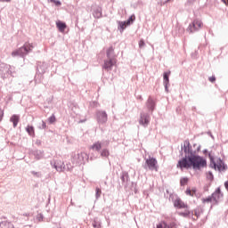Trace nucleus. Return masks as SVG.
<instances>
[{
  "mask_svg": "<svg viewBox=\"0 0 228 228\" xmlns=\"http://www.w3.org/2000/svg\"><path fill=\"white\" fill-rule=\"evenodd\" d=\"M101 156H102V158H110V150H108V149H103V150L101 151Z\"/></svg>",
  "mask_w": 228,
  "mask_h": 228,
  "instance_id": "a211bd4d",
  "label": "nucleus"
},
{
  "mask_svg": "<svg viewBox=\"0 0 228 228\" xmlns=\"http://www.w3.org/2000/svg\"><path fill=\"white\" fill-rule=\"evenodd\" d=\"M107 58H115L117 59V55L115 54V48L113 46H110L106 51Z\"/></svg>",
  "mask_w": 228,
  "mask_h": 228,
  "instance_id": "1a4fd4ad",
  "label": "nucleus"
},
{
  "mask_svg": "<svg viewBox=\"0 0 228 228\" xmlns=\"http://www.w3.org/2000/svg\"><path fill=\"white\" fill-rule=\"evenodd\" d=\"M186 195H189L190 197H193L195 194V191H191V189H187L185 191Z\"/></svg>",
  "mask_w": 228,
  "mask_h": 228,
  "instance_id": "a878e982",
  "label": "nucleus"
},
{
  "mask_svg": "<svg viewBox=\"0 0 228 228\" xmlns=\"http://www.w3.org/2000/svg\"><path fill=\"white\" fill-rule=\"evenodd\" d=\"M101 189L100 188H96V198L99 199V197H101Z\"/></svg>",
  "mask_w": 228,
  "mask_h": 228,
  "instance_id": "c85d7f7f",
  "label": "nucleus"
},
{
  "mask_svg": "<svg viewBox=\"0 0 228 228\" xmlns=\"http://www.w3.org/2000/svg\"><path fill=\"white\" fill-rule=\"evenodd\" d=\"M183 152L185 156L180 159L176 165L177 168H180V170H183V168H186V170H190V168L200 170L208 167V162L204 158L199 155H193L191 144H190L189 141L183 142Z\"/></svg>",
  "mask_w": 228,
  "mask_h": 228,
  "instance_id": "f257e3e1",
  "label": "nucleus"
},
{
  "mask_svg": "<svg viewBox=\"0 0 228 228\" xmlns=\"http://www.w3.org/2000/svg\"><path fill=\"white\" fill-rule=\"evenodd\" d=\"M145 163L149 170L158 172V160L156 159L150 157L145 160Z\"/></svg>",
  "mask_w": 228,
  "mask_h": 228,
  "instance_id": "39448f33",
  "label": "nucleus"
},
{
  "mask_svg": "<svg viewBox=\"0 0 228 228\" xmlns=\"http://www.w3.org/2000/svg\"><path fill=\"white\" fill-rule=\"evenodd\" d=\"M224 186H225L226 190L228 191V181L224 183Z\"/></svg>",
  "mask_w": 228,
  "mask_h": 228,
  "instance_id": "c9c22d12",
  "label": "nucleus"
},
{
  "mask_svg": "<svg viewBox=\"0 0 228 228\" xmlns=\"http://www.w3.org/2000/svg\"><path fill=\"white\" fill-rule=\"evenodd\" d=\"M3 117H4V111L0 109V122L3 120Z\"/></svg>",
  "mask_w": 228,
  "mask_h": 228,
  "instance_id": "2f4dec72",
  "label": "nucleus"
},
{
  "mask_svg": "<svg viewBox=\"0 0 228 228\" xmlns=\"http://www.w3.org/2000/svg\"><path fill=\"white\" fill-rule=\"evenodd\" d=\"M56 26H57L59 31H61V33H63V31H65V29H67V24H65L61 21H57Z\"/></svg>",
  "mask_w": 228,
  "mask_h": 228,
  "instance_id": "f8f14e48",
  "label": "nucleus"
},
{
  "mask_svg": "<svg viewBox=\"0 0 228 228\" xmlns=\"http://www.w3.org/2000/svg\"><path fill=\"white\" fill-rule=\"evenodd\" d=\"M26 131L30 136H35V128L33 126H28Z\"/></svg>",
  "mask_w": 228,
  "mask_h": 228,
  "instance_id": "dca6fc26",
  "label": "nucleus"
},
{
  "mask_svg": "<svg viewBox=\"0 0 228 228\" xmlns=\"http://www.w3.org/2000/svg\"><path fill=\"white\" fill-rule=\"evenodd\" d=\"M22 47L25 53L28 54V53H29V51L33 49V45L29 43H25V45Z\"/></svg>",
  "mask_w": 228,
  "mask_h": 228,
  "instance_id": "2eb2a0df",
  "label": "nucleus"
},
{
  "mask_svg": "<svg viewBox=\"0 0 228 228\" xmlns=\"http://www.w3.org/2000/svg\"><path fill=\"white\" fill-rule=\"evenodd\" d=\"M53 3L54 4L55 6H61V2L60 1L54 0Z\"/></svg>",
  "mask_w": 228,
  "mask_h": 228,
  "instance_id": "473e14b6",
  "label": "nucleus"
},
{
  "mask_svg": "<svg viewBox=\"0 0 228 228\" xmlns=\"http://www.w3.org/2000/svg\"><path fill=\"white\" fill-rule=\"evenodd\" d=\"M208 81H210V83H215V81H216V77L215 76H212L208 78Z\"/></svg>",
  "mask_w": 228,
  "mask_h": 228,
  "instance_id": "7c9ffc66",
  "label": "nucleus"
},
{
  "mask_svg": "<svg viewBox=\"0 0 228 228\" xmlns=\"http://www.w3.org/2000/svg\"><path fill=\"white\" fill-rule=\"evenodd\" d=\"M48 122L50 124H54V122H56V117L54 115H52L49 118H48Z\"/></svg>",
  "mask_w": 228,
  "mask_h": 228,
  "instance_id": "393cba45",
  "label": "nucleus"
},
{
  "mask_svg": "<svg viewBox=\"0 0 228 228\" xmlns=\"http://www.w3.org/2000/svg\"><path fill=\"white\" fill-rule=\"evenodd\" d=\"M156 228H167V223H165L164 221L159 223L157 224V227Z\"/></svg>",
  "mask_w": 228,
  "mask_h": 228,
  "instance_id": "b1692460",
  "label": "nucleus"
},
{
  "mask_svg": "<svg viewBox=\"0 0 228 228\" xmlns=\"http://www.w3.org/2000/svg\"><path fill=\"white\" fill-rule=\"evenodd\" d=\"M0 1H6V0H0Z\"/></svg>",
  "mask_w": 228,
  "mask_h": 228,
  "instance_id": "58836bf2",
  "label": "nucleus"
},
{
  "mask_svg": "<svg viewBox=\"0 0 228 228\" xmlns=\"http://www.w3.org/2000/svg\"><path fill=\"white\" fill-rule=\"evenodd\" d=\"M12 56H21L23 58V56H26V52L23 47H20V49L12 52Z\"/></svg>",
  "mask_w": 228,
  "mask_h": 228,
  "instance_id": "9d476101",
  "label": "nucleus"
},
{
  "mask_svg": "<svg viewBox=\"0 0 228 228\" xmlns=\"http://www.w3.org/2000/svg\"><path fill=\"white\" fill-rule=\"evenodd\" d=\"M223 1V3H224V4L226 5V6H228V0H222Z\"/></svg>",
  "mask_w": 228,
  "mask_h": 228,
  "instance_id": "f704fd0d",
  "label": "nucleus"
},
{
  "mask_svg": "<svg viewBox=\"0 0 228 228\" xmlns=\"http://www.w3.org/2000/svg\"><path fill=\"white\" fill-rule=\"evenodd\" d=\"M19 120H20L19 115H12L10 118V121L13 124V127H15L17 124H19Z\"/></svg>",
  "mask_w": 228,
  "mask_h": 228,
  "instance_id": "4468645a",
  "label": "nucleus"
},
{
  "mask_svg": "<svg viewBox=\"0 0 228 228\" xmlns=\"http://www.w3.org/2000/svg\"><path fill=\"white\" fill-rule=\"evenodd\" d=\"M119 26H120L121 29H126V26H127V23H126V21H122V22H120Z\"/></svg>",
  "mask_w": 228,
  "mask_h": 228,
  "instance_id": "cd10ccee",
  "label": "nucleus"
},
{
  "mask_svg": "<svg viewBox=\"0 0 228 228\" xmlns=\"http://www.w3.org/2000/svg\"><path fill=\"white\" fill-rule=\"evenodd\" d=\"M149 122H151V117L147 114H142L139 124H141V126H149Z\"/></svg>",
  "mask_w": 228,
  "mask_h": 228,
  "instance_id": "0eeeda50",
  "label": "nucleus"
},
{
  "mask_svg": "<svg viewBox=\"0 0 228 228\" xmlns=\"http://www.w3.org/2000/svg\"><path fill=\"white\" fill-rule=\"evenodd\" d=\"M5 1H10V0H5Z\"/></svg>",
  "mask_w": 228,
  "mask_h": 228,
  "instance_id": "ea45409f",
  "label": "nucleus"
},
{
  "mask_svg": "<svg viewBox=\"0 0 228 228\" xmlns=\"http://www.w3.org/2000/svg\"><path fill=\"white\" fill-rule=\"evenodd\" d=\"M45 127H47V125L45 124V121H42V128L45 129Z\"/></svg>",
  "mask_w": 228,
  "mask_h": 228,
  "instance_id": "72a5a7b5",
  "label": "nucleus"
},
{
  "mask_svg": "<svg viewBox=\"0 0 228 228\" xmlns=\"http://www.w3.org/2000/svg\"><path fill=\"white\" fill-rule=\"evenodd\" d=\"M51 1V3H53L54 0H50Z\"/></svg>",
  "mask_w": 228,
  "mask_h": 228,
  "instance_id": "4c0bfd02",
  "label": "nucleus"
},
{
  "mask_svg": "<svg viewBox=\"0 0 228 228\" xmlns=\"http://www.w3.org/2000/svg\"><path fill=\"white\" fill-rule=\"evenodd\" d=\"M202 20H194L192 21V24H190L187 31H189V33H195V31H199V29H202Z\"/></svg>",
  "mask_w": 228,
  "mask_h": 228,
  "instance_id": "7ed1b4c3",
  "label": "nucleus"
},
{
  "mask_svg": "<svg viewBox=\"0 0 228 228\" xmlns=\"http://www.w3.org/2000/svg\"><path fill=\"white\" fill-rule=\"evenodd\" d=\"M212 200H213V197H212V196H209V197H208V198L203 199V200H202V202H203V204H206V203L212 202Z\"/></svg>",
  "mask_w": 228,
  "mask_h": 228,
  "instance_id": "5701e85b",
  "label": "nucleus"
},
{
  "mask_svg": "<svg viewBox=\"0 0 228 228\" xmlns=\"http://www.w3.org/2000/svg\"><path fill=\"white\" fill-rule=\"evenodd\" d=\"M213 165H214L215 170H216V168H217V170H224V166H223L221 160L219 161V164L214 163Z\"/></svg>",
  "mask_w": 228,
  "mask_h": 228,
  "instance_id": "aec40b11",
  "label": "nucleus"
},
{
  "mask_svg": "<svg viewBox=\"0 0 228 228\" xmlns=\"http://www.w3.org/2000/svg\"><path fill=\"white\" fill-rule=\"evenodd\" d=\"M180 184L181 186H186L188 184V177L181 178Z\"/></svg>",
  "mask_w": 228,
  "mask_h": 228,
  "instance_id": "4be33fe9",
  "label": "nucleus"
},
{
  "mask_svg": "<svg viewBox=\"0 0 228 228\" xmlns=\"http://www.w3.org/2000/svg\"><path fill=\"white\" fill-rule=\"evenodd\" d=\"M224 197V194H222V191L220 188H217L216 191L212 194V200L216 202V204H218V200Z\"/></svg>",
  "mask_w": 228,
  "mask_h": 228,
  "instance_id": "423d86ee",
  "label": "nucleus"
},
{
  "mask_svg": "<svg viewBox=\"0 0 228 228\" xmlns=\"http://www.w3.org/2000/svg\"><path fill=\"white\" fill-rule=\"evenodd\" d=\"M170 76V72H166V73H164V81L166 82V83H168V77Z\"/></svg>",
  "mask_w": 228,
  "mask_h": 228,
  "instance_id": "bb28decb",
  "label": "nucleus"
},
{
  "mask_svg": "<svg viewBox=\"0 0 228 228\" xmlns=\"http://www.w3.org/2000/svg\"><path fill=\"white\" fill-rule=\"evenodd\" d=\"M90 149L92 151H96V152H99V151H101V149H102V142L98 141V142H94L92 146H90Z\"/></svg>",
  "mask_w": 228,
  "mask_h": 228,
  "instance_id": "9b49d317",
  "label": "nucleus"
},
{
  "mask_svg": "<svg viewBox=\"0 0 228 228\" xmlns=\"http://www.w3.org/2000/svg\"><path fill=\"white\" fill-rule=\"evenodd\" d=\"M145 46V41H143V39H141L139 41V47H144Z\"/></svg>",
  "mask_w": 228,
  "mask_h": 228,
  "instance_id": "c756f323",
  "label": "nucleus"
},
{
  "mask_svg": "<svg viewBox=\"0 0 228 228\" xmlns=\"http://www.w3.org/2000/svg\"><path fill=\"white\" fill-rule=\"evenodd\" d=\"M134 19H136V17L134 15H132L127 20H126V26H130L131 24H133V22H134Z\"/></svg>",
  "mask_w": 228,
  "mask_h": 228,
  "instance_id": "412c9836",
  "label": "nucleus"
},
{
  "mask_svg": "<svg viewBox=\"0 0 228 228\" xmlns=\"http://www.w3.org/2000/svg\"><path fill=\"white\" fill-rule=\"evenodd\" d=\"M117 65V59L115 58H108L107 60L104 61V63L102 65V69H104L107 71L111 70L113 67Z\"/></svg>",
  "mask_w": 228,
  "mask_h": 228,
  "instance_id": "20e7f679",
  "label": "nucleus"
},
{
  "mask_svg": "<svg viewBox=\"0 0 228 228\" xmlns=\"http://www.w3.org/2000/svg\"><path fill=\"white\" fill-rule=\"evenodd\" d=\"M98 120L102 124H104L108 120V114H106L104 111L98 112Z\"/></svg>",
  "mask_w": 228,
  "mask_h": 228,
  "instance_id": "6e6552de",
  "label": "nucleus"
},
{
  "mask_svg": "<svg viewBox=\"0 0 228 228\" xmlns=\"http://www.w3.org/2000/svg\"><path fill=\"white\" fill-rule=\"evenodd\" d=\"M174 206L175 208H176L177 209H184L183 212H179L178 215L180 216H190L191 212H190V207L188 206V204L184 203V201H183V200H181V198H176L174 200Z\"/></svg>",
  "mask_w": 228,
  "mask_h": 228,
  "instance_id": "f03ea898",
  "label": "nucleus"
},
{
  "mask_svg": "<svg viewBox=\"0 0 228 228\" xmlns=\"http://www.w3.org/2000/svg\"><path fill=\"white\" fill-rule=\"evenodd\" d=\"M0 227L1 228H13V224H12V223L9 222H4L0 224Z\"/></svg>",
  "mask_w": 228,
  "mask_h": 228,
  "instance_id": "6ab92c4d",
  "label": "nucleus"
},
{
  "mask_svg": "<svg viewBox=\"0 0 228 228\" xmlns=\"http://www.w3.org/2000/svg\"><path fill=\"white\" fill-rule=\"evenodd\" d=\"M54 167L57 172H61V170H63V161L56 160L54 163Z\"/></svg>",
  "mask_w": 228,
  "mask_h": 228,
  "instance_id": "ddd939ff",
  "label": "nucleus"
},
{
  "mask_svg": "<svg viewBox=\"0 0 228 228\" xmlns=\"http://www.w3.org/2000/svg\"><path fill=\"white\" fill-rule=\"evenodd\" d=\"M147 104H148V108H150V110H154L155 102L151 97H150L148 99Z\"/></svg>",
  "mask_w": 228,
  "mask_h": 228,
  "instance_id": "f3484780",
  "label": "nucleus"
},
{
  "mask_svg": "<svg viewBox=\"0 0 228 228\" xmlns=\"http://www.w3.org/2000/svg\"><path fill=\"white\" fill-rule=\"evenodd\" d=\"M191 3H193L195 0H189Z\"/></svg>",
  "mask_w": 228,
  "mask_h": 228,
  "instance_id": "e433bc0d",
  "label": "nucleus"
}]
</instances>
